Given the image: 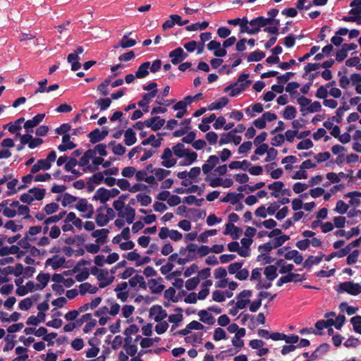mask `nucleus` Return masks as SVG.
I'll list each match as a JSON object with an SVG mask.
<instances>
[{
  "label": "nucleus",
  "mask_w": 361,
  "mask_h": 361,
  "mask_svg": "<svg viewBox=\"0 0 361 361\" xmlns=\"http://www.w3.org/2000/svg\"><path fill=\"white\" fill-rule=\"evenodd\" d=\"M126 195H122L113 202V207L117 212L118 218L125 219L128 224L133 223L135 217V210L130 205H126L125 200Z\"/></svg>",
  "instance_id": "nucleus-1"
},
{
  "label": "nucleus",
  "mask_w": 361,
  "mask_h": 361,
  "mask_svg": "<svg viewBox=\"0 0 361 361\" xmlns=\"http://www.w3.org/2000/svg\"><path fill=\"white\" fill-rule=\"evenodd\" d=\"M115 217V212L113 209L102 206L96 211L95 221L99 226L106 225Z\"/></svg>",
  "instance_id": "nucleus-2"
},
{
  "label": "nucleus",
  "mask_w": 361,
  "mask_h": 361,
  "mask_svg": "<svg viewBox=\"0 0 361 361\" xmlns=\"http://www.w3.org/2000/svg\"><path fill=\"white\" fill-rule=\"evenodd\" d=\"M45 194V189L33 188L30 189L27 192L20 195V200L24 204H30L35 200L40 201L43 200Z\"/></svg>",
  "instance_id": "nucleus-3"
},
{
  "label": "nucleus",
  "mask_w": 361,
  "mask_h": 361,
  "mask_svg": "<svg viewBox=\"0 0 361 361\" xmlns=\"http://www.w3.org/2000/svg\"><path fill=\"white\" fill-rule=\"evenodd\" d=\"M264 274L266 280L257 283L256 285L257 290L269 289L271 288V282L277 277V268L274 265H269L264 268Z\"/></svg>",
  "instance_id": "nucleus-4"
},
{
  "label": "nucleus",
  "mask_w": 361,
  "mask_h": 361,
  "mask_svg": "<svg viewBox=\"0 0 361 361\" xmlns=\"http://www.w3.org/2000/svg\"><path fill=\"white\" fill-rule=\"evenodd\" d=\"M90 273L97 276L99 281V287L101 288L109 286L114 280V276L105 269H99L97 267H92L90 269Z\"/></svg>",
  "instance_id": "nucleus-5"
},
{
  "label": "nucleus",
  "mask_w": 361,
  "mask_h": 361,
  "mask_svg": "<svg viewBox=\"0 0 361 361\" xmlns=\"http://www.w3.org/2000/svg\"><path fill=\"white\" fill-rule=\"evenodd\" d=\"M56 159V153L55 151H51L49 153L46 159H39L31 168V173H36L38 171L43 170L47 171L51 166V164Z\"/></svg>",
  "instance_id": "nucleus-6"
},
{
  "label": "nucleus",
  "mask_w": 361,
  "mask_h": 361,
  "mask_svg": "<svg viewBox=\"0 0 361 361\" xmlns=\"http://www.w3.org/2000/svg\"><path fill=\"white\" fill-rule=\"evenodd\" d=\"M75 208L82 213V217L90 219L92 217L94 209L92 204H90L86 199H79L75 204Z\"/></svg>",
  "instance_id": "nucleus-7"
},
{
  "label": "nucleus",
  "mask_w": 361,
  "mask_h": 361,
  "mask_svg": "<svg viewBox=\"0 0 361 361\" xmlns=\"http://www.w3.org/2000/svg\"><path fill=\"white\" fill-rule=\"evenodd\" d=\"M337 290L339 293H348L352 295H357L361 293V285L353 281H345L339 283Z\"/></svg>",
  "instance_id": "nucleus-8"
},
{
  "label": "nucleus",
  "mask_w": 361,
  "mask_h": 361,
  "mask_svg": "<svg viewBox=\"0 0 361 361\" xmlns=\"http://www.w3.org/2000/svg\"><path fill=\"white\" fill-rule=\"evenodd\" d=\"M85 264L86 262L84 260L79 262L72 269L75 279L78 282H82L89 277L90 271L87 268L85 267Z\"/></svg>",
  "instance_id": "nucleus-9"
},
{
  "label": "nucleus",
  "mask_w": 361,
  "mask_h": 361,
  "mask_svg": "<svg viewBox=\"0 0 361 361\" xmlns=\"http://www.w3.org/2000/svg\"><path fill=\"white\" fill-rule=\"evenodd\" d=\"M66 257L63 255H54L45 261V266L51 267L53 270H57L66 267Z\"/></svg>",
  "instance_id": "nucleus-10"
},
{
  "label": "nucleus",
  "mask_w": 361,
  "mask_h": 361,
  "mask_svg": "<svg viewBox=\"0 0 361 361\" xmlns=\"http://www.w3.org/2000/svg\"><path fill=\"white\" fill-rule=\"evenodd\" d=\"M272 23L271 18H264L263 16H259L251 20L249 22L251 31L253 34L257 33L261 27H265L266 25Z\"/></svg>",
  "instance_id": "nucleus-11"
},
{
  "label": "nucleus",
  "mask_w": 361,
  "mask_h": 361,
  "mask_svg": "<svg viewBox=\"0 0 361 361\" xmlns=\"http://www.w3.org/2000/svg\"><path fill=\"white\" fill-rule=\"evenodd\" d=\"M173 154L172 149L170 148L164 149L161 156L162 159L161 165L167 169L174 166L177 163V159L173 157Z\"/></svg>",
  "instance_id": "nucleus-12"
},
{
  "label": "nucleus",
  "mask_w": 361,
  "mask_h": 361,
  "mask_svg": "<svg viewBox=\"0 0 361 361\" xmlns=\"http://www.w3.org/2000/svg\"><path fill=\"white\" fill-rule=\"evenodd\" d=\"M20 136V140L23 144H27L30 149H35L43 143V140L39 137H33V136L30 134H25L20 135L18 134Z\"/></svg>",
  "instance_id": "nucleus-13"
},
{
  "label": "nucleus",
  "mask_w": 361,
  "mask_h": 361,
  "mask_svg": "<svg viewBox=\"0 0 361 361\" xmlns=\"http://www.w3.org/2000/svg\"><path fill=\"white\" fill-rule=\"evenodd\" d=\"M252 292L250 290H244L236 296V302L238 308L245 309L250 303V298Z\"/></svg>",
  "instance_id": "nucleus-14"
},
{
  "label": "nucleus",
  "mask_w": 361,
  "mask_h": 361,
  "mask_svg": "<svg viewBox=\"0 0 361 361\" xmlns=\"http://www.w3.org/2000/svg\"><path fill=\"white\" fill-rule=\"evenodd\" d=\"M45 117L44 114H38L35 116L32 119L27 120L24 123V128L26 134L33 133V128L39 124Z\"/></svg>",
  "instance_id": "nucleus-15"
},
{
  "label": "nucleus",
  "mask_w": 361,
  "mask_h": 361,
  "mask_svg": "<svg viewBox=\"0 0 361 361\" xmlns=\"http://www.w3.org/2000/svg\"><path fill=\"white\" fill-rule=\"evenodd\" d=\"M93 157L94 152L90 149L87 150L78 161V165L81 166L85 172H91L90 161Z\"/></svg>",
  "instance_id": "nucleus-16"
},
{
  "label": "nucleus",
  "mask_w": 361,
  "mask_h": 361,
  "mask_svg": "<svg viewBox=\"0 0 361 361\" xmlns=\"http://www.w3.org/2000/svg\"><path fill=\"white\" fill-rule=\"evenodd\" d=\"M241 136L236 135L233 132L230 131L228 133H224L221 135L219 140V145H223L230 142H233L234 145H238L241 142Z\"/></svg>",
  "instance_id": "nucleus-17"
},
{
  "label": "nucleus",
  "mask_w": 361,
  "mask_h": 361,
  "mask_svg": "<svg viewBox=\"0 0 361 361\" xmlns=\"http://www.w3.org/2000/svg\"><path fill=\"white\" fill-rule=\"evenodd\" d=\"M165 123L164 119L161 118L160 116H155L145 120V126L150 128L154 131H157L160 130Z\"/></svg>",
  "instance_id": "nucleus-18"
},
{
  "label": "nucleus",
  "mask_w": 361,
  "mask_h": 361,
  "mask_svg": "<svg viewBox=\"0 0 361 361\" xmlns=\"http://www.w3.org/2000/svg\"><path fill=\"white\" fill-rule=\"evenodd\" d=\"M128 286L127 282H122L118 283L114 289L117 298L123 302H126L129 296Z\"/></svg>",
  "instance_id": "nucleus-19"
},
{
  "label": "nucleus",
  "mask_w": 361,
  "mask_h": 361,
  "mask_svg": "<svg viewBox=\"0 0 361 361\" xmlns=\"http://www.w3.org/2000/svg\"><path fill=\"white\" fill-rule=\"evenodd\" d=\"M157 93L158 90H154L145 94L142 99L138 102V106L141 107L144 112H147L149 111V104L151 102L152 99L156 97Z\"/></svg>",
  "instance_id": "nucleus-20"
},
{
  "label": "nucleus",
  "mask_w": 361,
  "mask_h": 361,
  "mask_svg": "<svg viewBox=\"0 0 361 361\" xmlns=\"http://www.w3.org/2000/svg\"><path fill=\"white\" fill-rule=\"evenodd\" d=\"M169 56L171 59V63L174 65L180 63L188 57V54L184 52L181 47L176 48L171 51Z\"/></svg>",
  "instance_id": "nucleus-21"
},
{
  "label": "nucleus",
  "mask_w": 361,
  "mask_h": 361,
  "mask_svg": "<svg viewBox=\"0 0 361 361\" xmlns=\"http://www.w3.org/2000/svg\"><path fill=\"white\" fill-rule=\"evenodd\" d=\"M149 314L156 322L163 321L167 317L165 310L160 305H154L150 308Z\"/></svg>",
  "instance_id": "nucleus-22"
},
{
  "label": "nucleus",
  "mask_w": 361,
  "mask_h": 361,
  "mask_svg": "<svg viewBox=\"0 0 361 361\" xmlns=\"http://www.w3.org/2000/svg\"><path fill=\"white\" fill-rule=\"evenodd\" d=\"M219 158L217 156H209L206 163H204L202 166L203 173L207 176L209 175V173L215 168V166L219 164Z\"/></svg>",
  "instance_id": "nucleus-23"
},
{
  "label": "nucleus",
  "mask_w": 361,
  "mask_h": 361,
  "mask_svg": "<svg viewBox=\"0 0 361 361\" xmlns=\"http://www.w3.org/2000/svg\"><path fill=\"white\" fill-rule=\"evenodd\" d=\"M108 133L109 132L106 129L100 130L96 128L88 134V137L92 143L95 144L103 140L107 136Z\"/></svg>",
  "instance_id": "nucleus-24"
},
{
  "label": "nucleus",
  "mask_w": 361,
  "mask_h": 361,
  "mask_svg": "<svg viewBox=\"0 0 361 361\" xmlns=\"http://www.w3.org/2000/svg\"><path fill=\"white\" fill-rule=\"evenodd\" d=\"M245 87H246V85L244 83L238 84V83L233 82V83L230 84L229 85H228L227 87H226L224 89V92H228L231 91L229 93V96L234 97L239 95L242 92H243L245 90Z\"/></svg>",
  "instance_id": "nucleus-25"
},
{
  "label": "nucleus",
  "mask_w": 361,
  "mask_h": 361,
  "mask_svg": "<svg viewBox=\"0 0 361 361\" xmlns=\"http://www.w3.org/2000/svg\"><path fill=\"white\" fill-rule=\"evenodd\" d=\"M94 316L99 318V324L101 326H104L110 319L109 307L106 306L99 307L97 311H95Z\"/></svg>",
  "instance_id": "nucleus-26"
},
{
  "label": "nucleus",
  "mask_w": 361,
  "mask_h": 361,
  "mask_svg": "<svg viewBox=\"0 0 361 361\" xmlns=\"http://www.w3.org/2000/svg\"><path fill=\"white\" fill-rule=\"evenodd\" d=\"M163 279L161 277L151 279L148 281L147 286L152 293H159L164 290V286L161 283Z\"/></svg>",
  "instance_id": "nucleus-27"
},
{
  "label": "nucleus",
  "mask_w": 361,
  "mask_h": 361,
  "mask_svg": "<svg viewBox=\"0 0 361 361\" xmlns=\"http://www.w3.org/2000/svg\"><path fill=\"white\" fill-rule=\"evenodd\" d=\"M162 138L161 137H157L154 135H149L147 139L142 141L141 145L146 146L150 145L152 147L150 149H154L155 152L159 147L161 144Z\"/></svg>",
  "instance_id": "nucleus-28"
},
{
  "label": "nucleus",
  "mask_w": 361,
  "mask_h": 361,
  "mask_svg": "<svg viewBox=\"0 0 361 361\" xmlns=\"http://www.w3.org/2000/svg\"><path fill=\"white\" fill-rule=\"evenodd\" d=\"M270 293L267 291H261L258 294V299L250 303L249 310L252 312H257L262 305V300L267 298Z\"/></svg>",
  "instance_id": "nucleus-29"
},
{
  "label": "nucleus",
  "mask_w": 361,
  "mask_h": 361,
  "mask_svg": "<svg viewBox=\"0 0 361 361\" xmlns=\"http://www.w3.org/2000/svg\"><path fill=\"white\" fill-rule=\"evenodd\" d=\"M128 283L130 287L134 288H139L145 289L147 287L144 277L138 274L131 277L128 281Z\"/></svg>",
  "instance_id": "nucleus-30"
},
{
  "label": "nucleus",
  "mask_w": 361,
  "mask_h": 361,
  "mask_svg": "<svg viewBox=\"0 0 361 361\" xmlns=\"http://www.w3.org/2000/svg\"><path fill=\"white\" fill-rule=\"evenodd\" d=\"M284 257L287 260H293L296 264H300L303 261V256L296 250H291L285 253Z\"/></svg>",
  "instance_id": "nucleus-31"
},
{
  "label": "nucleus",
  "mask_w": 361,
  "mask_h": 361,
  "mask_svg": "<svg viewBox=\"0 0 361 361\" xmlns=\"http://www.w3.org/2000/svg\"><path fill=\"white\" fill-rule=\"evenodd\" d=\"M228 99L226 97H221L214 102H212L208 106L209 111L219 110L226 106L228 104Z\"/></svg>",
  "instance_id": "nucleus-32"
},
{
  "label": "nucleus",
  "mask_w": 361,
  "mask_h": 361,
  "mask_svg": "<svg viewBox=\"0 0 361 361\" xmlns=\"http://www.w3.org/2000/svg\"><path fill=\"white\" fill-rule=\"evenodd\" d=\"M130 34V32L128 34H125L119 41L118 44L114 46V48L116 49L118 47H122L123 49H127L135 46L136 44V41L128 37V35Z\"/></svg>",
  "instance_id": "nucleus-33"
},
{
  "label": "nucleus",
  "mask_w": 361,
  "mask_h": 361,
  "mask_svg": "<svg viewBox=\"0 0 361 361\" xmlns=\"http://www.w3.org/2000/svg\"><path fill=\"white\" fill-rule=\"evenodd\" d=\"M198 316L200 317V320L204 324L208 325H212L215 322V319L212 316L208 310H202L198 312Z\"/></svg>",
  "instance_id": "nucleus-34"
},
{
  "label": "nucleus",
  "mask_w": 361,
  "mask_h": 361,
  "mask_svg": "<svg viewBox=\"0 0 361 361\" xmlns=\"http://www.w3.org/2000/svg\"><path fill=\"white\" fill-rule=\"evenodd\" d=\"M243 197L242 193L236 192H228L225 197L221 199V202H230L232 204H235Z\"/></svg>",
  "instance_id": "nucleus-35"
},
{
  "label": "nucleus",
  "mask_w": 361,
  "mask_h": 361,
  "mask_svg": "<svg viewBox=\"0 0 361 361\" xmlns=\"http://www.w3.org/2000/svg\"><path fill=\"white\" fill-rule=\"evenodd\" d=\"M197 250H198V245L195 243H190L187 245L185 248H181L180 250V255H185L186 252H188V256L190 257L194 256V259H196L197 258Z\"/></svg>",
  "instance_id": "nucleus-36"
},
{
  "label": "nucleus",
  "mask_w": 361,
  "mask_h": 361,
  "mask_svg": "<svg viewBox=\"0 0 361 361\" xmlns=\"http://www.w3.org/2000/svg\"><path fill=\"white\" fill-rule=\"evenodd\" d=\"M212 285L211 280H207L201 285V290L197 295L199 300H204L209 293V287Z\"/></svg>",
  "instance_id": "nucleus-37"
},
{
  "label": "nucleus",
  "mask_w": 361,
  "mask_h": 361,
  "mask_svg": "<svg viewBox=\"0 0 361 361\" xmlns=\"http://www.w3.org/2000/svg\"><path fill=\"white\" fill-rule=\"evenodd\" d=\"M284 186V184L282 181H275L271 184H269L267 188L268 189L272 190L271 195V196L278 198L279 197V192H281Z\"/></svg>",
  "instance_id": "nucleus-38"
},
{
  "label": "nucleus",
  "mask_w": 361,
  "mask_h": 361,
  "mask_svg": "<svg viewBox=\"0 0 361 361\" xmlns=\"http://www.w3.org/2000/svg\"><path fill=\"white\" fill-rule=\"evenodd\" d=\"M79 293L81 295H85L87 293L94 294L98 290V288L92 286L90 283H82L79 286Z\"/></svg>",
  "instance_id": "nucleus-39"
},
{
  "label": "nucleus",
  "mask_w": 361,
  "mask_h": 361,
  "mask_svg": "<svg viewBox=\"0 0 361 361\" xmlns=\"http://www.w3.org/2000/svg\"><path fill=\"white\" fill-rule=\"evenodd\" d=\"M279 267V273L281 274L293 273L292 271L294 269V266L292 264L286 263L283 259H279L276 262Z\"/></svg>",
  "instance_id": "nucleus-40"
},
{
  "label": "nucleus",
  "mask_w": 361,
  "mask_h": 361,
  "mask_svg": "<svg viewBox=\"0 0 361 361\" xmlns=\"http://www.w3.org/2000/svg\"><path fill=\"white\" fill-rule=\"evenodd\" d=\"M108 194L107 189L100 188L95 192L94 199L105 204L109 200Z\"/></svg>",
  "instance_id": "nucleus-41"
},
{
  "label": "nucleus",
  "mask_w": 361,
  "mask_h": 361,
  "mask_svg": "<svg viewBox=\"0 0 361 361\" xmlns=\"http://www.w3.org/2000/svg\"><path fill=\"white\" fill-rule=\"evenodd\" d=\"M149 62L147 61L142 63L135 72V76L137 78H144L149 75Z\"/></svg>",
  "instance_id": "nucleus-42"
},
{
  "label": "nucleus",
  "mask_w": 361,
  "mask_h": 361,
  "mask_svg": "<svg viewBox=\"0 0 361 361\" xmlns=\"http://www.w3.org/2000/svg\"><path fill=\"white\" fill-rule=\"evenodd\" d=\"M135 312V307L132 305H125L121 308V316L128 319V322H132V318L130 317Z\"/></svg>",
  "instance_id": "nucleus-43"
},
{
  "label": "nucleus",
  "mask_w": 361,
  "mask_h": 361,
  "mask_svg": "<svg viewBox=\"0 0 361 361\" xmlns=\"http://www.w3.org/2000/svg\"><path fill=\"white\" fill-rule=\"evenodd\" d=\"M250 166V163L248 161L243 160L242 161H233L229 164L228 167L230 169H242L245 171L247 170Z\"/></svg>",
  "instance_id": "nucleus-44"
},
{
  "label": "nucleus",
  "mask_w": 361,
  "mask_h": 361,
  "mask_svg": "<svg viewBox=\"0 0 361 361\" xmlns=\"http://www.w3.org/2000/svg\"><path fill=\"white\" fill-rule=\"evenodd\" d=\"M137 139L135 132L131 128H128L124 133V142L128 146H131L135 143Z\"/></svg>",
  "instance_id": "nucleus-45"
},
{
  "label": "nucleus",
  "mask_w": 361,
  "mask_h": 361,
  "mask_svg": "<svg viewBox=\"0 0 361 361\" xmlns=\"http://www.w3.org/2000/svg\"><path fill=\"white\" fill-rule=\"evenodd\" d=\"M154 149H147L143 147V150L140 152V154L135 157V159L140 161H145L152 157L155 154Z\"/></svg>",
  "instance_id": "nucleus-46"
},
{
  "label": "nucleus",
  "mask_w": 361,
  "mask_h": 361,
  "mask_svg": "<svg viewBox=\"0 0 361 361\" xmlns=\"http://www.w3.org/2000/svg\"><path fill=\"white\" fill-rule=\"evenodd\" d=\"M109 231L106 228H102L94 231L92 233V236L97 238L96 241L97 243H103L107 237Z\"/></svg>",
  "instance_id": "nucleus-47"
},
{
  "label": "nucleus",
  "mask_w": 361,
  "mask_h": 361,
  "mask_svg": "<svg viewBox=\"0 0 361 361\" xmlns=\"http://www.w3.org/2000/svg\"><path fill=\"white\" fill-rule=\"evenodd\" d=\"M346 178L347 176L343 172H340L339 173L330 172L326 174V178L332 183H339L341 180V179Z\"/></svg>",
  "instance_id": "nucleus-48"
},
{
  "label": "nucleus",
  "mask_w": 361,
  "mask_h": 361,
  "mask_svg": "<svg viewBox=\"0 0 361 361\" xmlns=\"http://www.w3.org/2000/svg\"><path fill=\"white\" fill-rule=\"evenodd\" d=\"M50 279V275L49 274H39L37 276V281L38 283V288L42 290L46 287Z\"/></svg>",
  "instance_id": "nucleus-49"
},
{
  "label": "nucleus",
  "mask_w": 361,
  "mask_h": 361,
  "mask_svg": "<svg viewBox=\"0 0 361 361\" xmlns=\"http://www.w3.org/2000/svg\"><path fill=\"white\" fill-rule=\"evenodd\" d=\"M298 276H299L298 274L289 273L286 276L280 277L276 282V285L277 286L280 287L283 286L284 283L294 281L295 278Z\"/></svg>",
  "instance_id": "nucleus-50"
},
{
  "label": "nucleus",
  "mask_w": 361,
  "mask_h": 361,
  "mask_svg": "<svg viewBox=\"0 0 361 361\" xmlns=\"http://www.w3.org/2000/svg\"><path fill=\"white\" fill-rule=\"evenodd\" d=\"M209 26L207 21L202 23H195L185 27L187 31H196L205 30Z\"/></svg>",
  "instance_id": "nucleus-51"
},
{
  "label": "nucleus",
  "mask_w": 361,
  "mask_h": 361,
  "mask_svg": "<svg viewBox=\"0 0 361 361\" xmlns=\"http://www.w3.org/2000/svg\"><path fill=\"white\" fill-rule=\"evenodd\" d=\"M188 149H185L182 143H178L172 147V151L176 157L183 158Z\"/></svg>",
  "instance_id": "nucleus-52"
},
{
  "label": "nucleus",
  "mask_w": 361,
  "mask_h": 361,
  "mask_svg": "<svg viewBox=\"0 0 361 361\" xmlns=\"http://www.w3.org/2000/svg\"><path fill=\"white\" fill-rule=\"evenodd\" d=\"M111 104L110 98H100L95 101V104L99 108L100 111L106 110Z\"/></svg>",
  "instance_id": "nucleus-53"
},
{
  "label": "nucleus",
  "mask_w": 361,
  "mask_h": 361,
  "mask_svg": "<svg viewBox=\"0 0 361 361\" xmlns=\"http://www.w3.org/2000/svg\"><path fill=\"white\" fill-rule=\"evenodd\" d=\"M322 110V105L320 102L317 101H314L308 105L305 111V116L307 114H312L315 112H319Z\"/></svg>",
  "instance_id": "nucleus-54"
},
{
  "label": "nucleus",
  "mask_w": 361,
  "mask_h": 361,
  "mask_svg": "<svg viewBox=\"0 0 361 361\" xmlns=\"http://www.w3.org/2000/svg\"><path fill=\"white\" fill-rule=\"evenodd\" d=\"M296 109L293 106H287L283 111V116L285 119L292 120L296 116Z\"/></svg>",
  "instance_id": "nucleus-55"
},
{
  "label": "nucleus",
  "mask_w": 361,
  "mask_h": 361,
  "mask_svg": "<svg viewBox=\"0 0 361 361\" xmlns=\"http://www.w3.org/2000/svg\"><path fill=\"white\" fill-rule=\"evenodd\" d=\"M94 152V155L99 154L101 157H106L107 155L106 145L100 143L97 145L93 149H90Z\"/></svg>",
  "instance_id": "nucleus-56"
},
{
  "label": "nucleus",
  "mask_w": 361,
  "mask_h": 361,
  "mask_svg": "<svg viewBox=\"0 0 361 361\" xmlns=\"http://www.w3.org/2000/svg\"><path fill=\"white\" fill-rule=\"evenodd\" d=\"M297 102L300 106V111L302 113V115L305 116V109L311 103V99L304 96H300V97L298 98Z\"/></svg>",
  "instance_id": "nucleus-57"
},
{
  "label": "nucleus",
  "mask_w": 361,
  "mask_h": 361,
  "mask_svg": "<svg viewBox=\"0 0 361 361\" xmlns=\"http://www.w3.org/2000/svg\"><path fill=\"white\" fill-rule=\"evenodd\" d=\"M171 174V171L162 168H155L154 175L158 180H162Z\"/></svg>",
  "instance_id": "nucleus-58"
},
{
  "label": "nucleus",
  "mask_w": 361,
  "mask_h": 361,
  "mask_svg": "<svg viewBox=\"0 0 361 361\" xmlns=\"http://www.w3.org/2000/svg\"><path fill=\"white\" fill-rule=\"evenodd\" d=\"M78 198L69 193H65L63 195L61 203L63 207L70 206L74 202H77Z\"/></svg>",
  "instance_id": "nucleus-59"
},
{
  "label": "nucleus",
  "mask_w": 361,
  "mask_h": 361,
  "mask_svg": "<svg viewBox=\"0 0 361 361\" xmlns=\"http://www.w3.org/2000/svg\"><path fill=\"white\" fill-rule=\"evenodd\" d=\"M265 56V54L259 50H256L252 53H250L247 56V61H259L262 60Z\"/></svg>",
  "instance_id": "nucleus-60"
},
{
  "label": "nucleus",
  "mask_w": 361,
  "mask_h": 361,
  "mask_svg": "<svg viewBox=\"0 0 361 361\" xmlns=\"http://www.w3.org/2000/svg\"><path fill=\"white\" fill-rule=\"evenodd\" d=\"M185 340L187 343H191L192 345L195 346L201 343L202 340V334H193L186 336Z\"/></svg>",
  "instance_id": "nucleus-61"
},
{
  "label": "nucleus",
  "mask_w": 361,
  "mask_h": 361,
  "mask_svg": "<svg viewBox=\"0 0 361 361\" xmlns=\"http://www.w3.org/2000/svg\"><path fill=\"white\" fill-rule=\"evenodd\" d=\"M24 122L23 118H20L17 119L14 123H10L8 124V131L11 133H14L16 131L19 130L22 128V123Z\"/></svg>",
  "instance_id": "nucleus-62"
},
{
  "label": "nucleus",
  "mask_w": 361,
  "mask_h": 361,
  "mask_svg": "<svg viewBox=\"0 0 361 361\" xmlns=\"http://www.w3.org/2000/svg\"><path fill=\"white\" fill-rule=\"evenodd\" d=\"M350 323L353 325L354 331L361 334V316L353 317L350 319Z\"/></svg>",
  "instance_id": "nucleus-63"
},
{
  "label": "nucleus",
  "mask_w": 361,
  "mask_h": 361,
  "mask_svg": "<svg viewBox=\"0 0 361 361\" xmlns=\"http://www.w3.org/2000/svg\"><path fill=\"white\" fill-rule=\"evenodd\" d=\"M290 239V236L287 235H280L275 238L272 241L273 247L277 248L284 244L286 241Z\"/></svg>",
  "instance_id": "nucleus-64"
}]
</instances>
